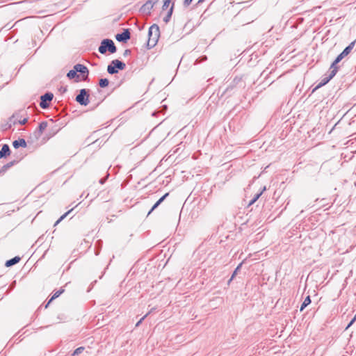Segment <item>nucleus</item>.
<instances>
[{"label":"nucleus","mask_w":356,"mask_h":356,"mask_svg":"<svg viewBox=\"0 0 356 356\" xmlns=\"http://www.w3.org/2000/svg\"><path fill=\"white\" fill-rule=\"evenodd\" d=\"M147 45L150 48L154 47L156 44L160 36V30L157 24H153L149 27Z\"/></svg>","instance_id":"nucleus-1"},{"label":"nucleus","mask_w":356,"mask_h":356,"mask_svg":"<svg viewBox=\"0 0 356 356\" xmlns=\"http://www.w3.org/2000/svg\"><path fill=\"white\" fill-rule=\"evenodd\" d=\"M116 47L112 40L104 39L102 41L100 46L98 48V51L102 54H106L107 51L110 53L113 54L116 51Z\"/></svg>","instance_id":"nucleus-2"},{"label":"nucleus","mask_w":356,"mask_h":356,"mask_svg":"<svg viewBox=\"0 0 356 356\" xmlns=\"http://www.w3.org/2000/svg\"><path fill=\"white\" fill-rule=\"evenodd\" d=\"M76 101L81 105L87 106L89 104V95L86 89H81L76 97Z\"/></svg>","instance_id":"nucleus-3"},{"label":"nucleus","mask_w":356,"mask_h":356,"mask_svg":"<svg viewBox=\"0 0 356 356\" xmlns=\"http://www.w3.org/2000/svg\"><path fill=\"white\" fill-rule=\"evenodd\" d=\"M54 95L51 92H47L40 97V106L42 108H47L49 106L48 102L53 99Z\"/></svg>","instance_id":"nucleus-4"},{"label":"nucleus","mask_w":356,"mask_h":356,"mask_svg":"<svg viewBox=\"0 0 356 356\" xmlns=\"http://www.w3.org/2000/svg\"><path fill=\"white\" fill-rule=\"evenodd\" d=\"M17 116H18L17 114H14L10 118L9 122L8 123V128H10L12 124H15L17 122H18L20 124H24L26 123V122L28 120V119L26 118H25L22 120H21V119L18 120ZM6 129H7V127Z\"/></svg>","instance_id":"nucleus-5"},{"label":"nucleus","mask_w":356,"mask_h":356,"mask_svg":"<svg viewBox=\"0 0 356 356\" xmlns=\"http://www.w3.org/2000/svg\"><path fill=\"white\" fill-rule=\"evenodd\" d=\"M130 36L129 29H125L122 33L117 34L115 38L119 42H126L130 39Z\"/></svg>","instance_id":"nucleus-6"},{"label":"nucleus","mask_w":356,"mask_h":356,"mask_svg":"<svg viewBox=\"0 0 356 356\" xmlns=\"http://www.w3.org/2000/svg\"><path fill=\"white\" fill-rule=\"evenodd\" d=\"M336 70H330V72L328 76H326L323 78L321 81V82L316 86V88H318L324 85H325L327 83L329 82L330 79H332L336 74Z\"/></svg>","instance_id":"nucleus-7"},{"label":"nucleus","mask_w":356,"mask_h":356,"mask_svg":"<svg viewBox=\"0 0 356 356\" xmlns=\"http://www.w3.org/2000/svg\"><path fill=\"white\" fill-rule=\"evenodd\" d=\"M74 69L76 71V72H80L81 74H83V76H88V68L81 65V64H76L74 66Z\"/></svg>","instance_id":"nucleus-8"},{"label":"nucleus","mask_w":356,"mask_h":356,"mask_svg":"<svg viewBox=\"0 0 356 356\" xmlns=\"http://www.w3.org/2000/svg\"><path fill=\"white\" fill-rule=\"evenodd\" d=\"M158 2V0H148L143 6L142 9L143 11H147L148 13L152 9L154 6Z\"/></svg>","instance_id":"nucleus-9"},{"label":"nucleus","mask_w":356,"mask_h":356,"mask_svg":"<svg viewBox=\"0 0 356 356\" xmlns=\"http://www.w3.org/2000/svg\"><path fill=\"white\" fill-rule=\"evenodd\" d=\"M344 57L346 56L343 54L342 52L339 55H338V56L332 63L330 66V70H335L337 73L338 72V67L337 66V64L339 63Z\"/></svg>","instance_id":"nucleus-10"},{"label":"nucleus","mask_w":356,"mask_h":356,"mask_svg":"<svg viewBox=\"0 0 356 356\" xmlns=\"http://www.w3.org/2000/svg\"><path fill=\"white\" fill-rule=\"evenodd\" d=\"M112 65L115 67L116 70H123L126 67V65L124 63L119 60H113L111 61Z\"/></svg>","instance_id":"nucleus-11"},{"label":"nucleus","mask_w":356,"mask_h":356,"mask_svg":"<svg viewBox=\"0 0 356 356\" xmlns=\"http://www.w3.org/2000/svg\"><path fill=\"white\" fill-rule=\"evenodd\" d=\"M10 152V150L9 146L6 144L3 145L1 149L0 150V159L9 155Z\"/></svg>","instance_id":"nucleus-12"},{"label":"nucleus","mask_w":356,"mask_h":356,"mask_svg":"<svg viewBox=\"0 0 356 356\" xmlns=\"http://www.w3.org/2000/svg\"><path fill=\"white\" fill-rule=\"evenodd\" d=\"M169 193H167L164 195H163L152 207L151 210L149 211L148 215H149L155 209H156L168 196Z\"/></svg>","instance_id":"nucleus-13"},{"label":"nucleus","mask_w":356,"mask_h":356,"mask_svg":"<svg viewBox=\"0 0 356 356\" xmlns=\"http://www.w3.org/2000/svg\"><path fill=\"white\" fill-rule=\"evenodd\" d=\"M13 145L15 148H18L19 147H26V142L24 139H19L13 141Z\"/></svg>","instance_id":"nucleus-14"},{"label":"nucleus","mask_w":356,"mask_h":356,"mask_svg":"<svg viewBox=\"0 0 356 356\" xmlns=\"http://www.w3.org/2000/svg\"><path fill=\"white\" fill-rule=\"evenodd\" d=\"M20 259H21L19 257H15L13 259L6 261L5 265L6 267L12 266L17 264L20 261Z\"/></svg>","instance_id":"nucleus-15"},{"label":"nucleus","mask_w":356,"mask_h":356,"mask_svg":"<svg viewBox=\"0 0 356 356\" xmlns=\"http://www.w3.org/2000/svg\"><path fill=\"white\" fill-rule=\"evenodd\" d=\"M355 44V41H353L351 43H350L348 47H346L342 51L343 54L345 56H348L350 53L352 49L354 48Z\"/></svg>","instance_id":"nucleus-16"},{"label":"nucleus","mask_w":356,"mask_h":356,"mask_svg":"<svg viewBox=\"0 0 356 356\" xmlns=\"http://www.w3.org/2000/svg\"><path fill=\"white\" fill-rule=\"evenodd\" d=\"M64 292V289H60L57 291H56L54 295L52 296V297L51 298V299L49 300V302H47V304L46 305L45 307H47L48 305H49V303L53 300H54L55 298L59 297Z\"/></svg>","instance_id":"nucleus-17"},{"label":"nucleus","mask_w":356,"mask_h":356,"mask_svg":"<svg viewBox=\"0 0 356 356\" xmlns=\"http://www.w3.org/2000/svg\"><path fill=\"white\" fill-rule=\"evenodd\" d=\"M311 303V298H310V296H307L305 300L303 301L301 307H300V312L303 311V309L307 307L308 306L309 304Z\"/></svg>","instance_id":"nucleus-18"},{"label":"nucleus","mask_w":356,"mask_h":356,"mask_svg":"<svg viewBox=\"0 0 356 356\" xmlns=\"http://www.w3.org/2000/svg\"><path fill=\"white\" fill-rule=\"evenodd\" d=\"M172 10H173V5L172 6V7L170 8V9L169 10V11L168 12L167 15L163 17V22L165 23H168L170 18H171V16H172Z\"/></svg>","instance_id":"nucleus-19"},{"label":"nucleus","mask_w":356,"mask_h":356,"mask_svg":"<svg viewBox=\"0 0 356 356\" xmlns=\"http://www.w3.org/2000/svg\"><path fill=\"white\" fill-rule=\"evenodd\" d=\"M47 122H42L41 123H40V124L38 126V131L40 135L42 134V133L47 128Z\"/></svg>","instance_id":"nucleus-20"},{"label":"nucleus","mask_w":356,"mask_h":356,"mask_svg":"<svg viewBox=\"0 0 356 356\" xmlns=\"http://www.w3.org/2000/svg\"><path fill=\"white\" fill-rule=\"evenodd\" d=\"M107 72L111 74H114L118 73V70L115 69V67L111 63V64L108 65L107 67Z\"/></svg>","instance_id":"nucleus-21"},{"label":"nucleus","mask_w":356,"mask_h":356,"mask_svg":"<svg viewBox=\"0 0 356 356\" xmlns=\"http://www.w3.org/2000/svg\"><path fill=\"white\" fill-rule=\"evenodd\" d=\"M67 76L70 79H74L75 77H79V75H77L76 71L74 69L72 70H70L69 72L67 74Z\"/></svg>","instance_id":"nucleus-22"},{"label":"nucleus","mask_w":356,"mask_h":356,"mask_svg":"<svg viewBox=\"0 0 356 356\" xmlns=\"http://www.w3.org/2000/svg\"><path fill=\"white\" fill-rule=\"evenodd\" d=\"M109 81L107 79H101L99 82V85L101 88H105L108 86Z\"/></svg>","instance_id":"nucleus-23"},{"label":"nucleus","mask_w":356,"mask_h":356,"mask_svg":"<svg viewBox=\"0 0 356 356\" xmlns=\"http://www.w3.org/2000/svg\"><path fill=\"white\" fill-rule=\"evenodd\" d=\"M72 209L68 211L67 212H66L65 213H64L63 216H61L58 220L55 222L54 224V227H56L57 225H58L64 218H66V216L71 212Z\"/></svg>","instance_id":"nucleus-24"},{"label":"nucleus","mask_w":356,"mask_h":356,"mask_svg":"<svg viewBox=\"0 0 356 356\" xmlns=\"http://www.w3.org/2000/svg\"><path fill=\"white\" fill-rule=\"evenodd\" d=\"M83 350H84L83 347H79V348H76L74 351L73 355H80L83 351Z\"/></svg>","instance_id":"nucleus-25"},{"label":"nucleus","mask_w":356,"mask_h":356,"mask_svg":"<svg viewBox=\"0 0 356 356\" xmlns=\"http://www.w3.org/2000/svg\"><path fill=\"white\" fill-rule=\"evenodd\" d=\"M241 264H240L237 266V268L235 269V270L234 271V273H233V274H232V277H231L230 280H229V282H228L229 283V282L233 280V278L236 276V275L237 274V272H238V270H239V268H241Z\"/></svg>","instance_id":"nucleus-26"},{"label":"nucleus","mask_w":356,"mask_h":356,"mask_svg":"<svg viewBox=\"0 0 356 356\" xmlns=\"http://www.w3.org/2000/svg\"><path fill=\"white\" fill-rule=\"evenodd\" d=\"M149 314V312H148L147 314H146L143 317H142L138 322L136 324V327H138L140 323L143 322V321L148 316V314Z\"/></svg>","instance_id":"nucleus-27"},{"label":"nucleus","mask_w":356,"mask_h":356,"mask_svg":"<svg viewBox=\"0 0 356 356\" xmlns=\"http://www.w3.org/2000/svg\"><path fill=\"white\" fill-rule=\"evenodd\" d=\"M170 1H171V0H165L164 1L163 5V10L167 8L169 6Z\"/></svg>","instance_id":"nucleus-28"},{"label":"nucleus","mask_w":356,"mask_h":356,"mask_svg":"<svg viewBox=\"0 0 356 356\" xmlns=\"http://www.w3.org/2000/svg\"><path fill=\"white\" fill-rule=\"evenodd\" d=\"M355 321H356V314H355V316L353 317V318L350 321V322H349L348 325L346 327V330H348L355 323Z\"/></svg>","instance_id":"nucleus-29"},{"label":"nucleus","mask_w":356,"mask_h":356,"mask_svg":"<svg viewBox=\"0 0 356 356\" xmlns=\"http://www.w3.org/2000/svg\"><path fill=\"white\" fill-rule=\"evenodd\" d=\"M266 187L264 186V188H263V190H262L259 193H257V194H256V195H255V196L254 197V199H255L256 200H257L259 198V197L261 195V194L263 193V192H264V191H266Z\"/></svg>","instance_id":"nucleus-30"},{"label":"nucleus","mask_w":356,"mask_h":356,"mask_svg":"<svg viewBox=\"0 0 356 356\" xmlns=\"http://www.w3.org/2000/svg\"><path fill=\"white\" fill-rule=\"evenodd\" d=\"M131 50H130V49H126V50H124L123 55H124V56H129V55H130V54H131Z\"/></svg>","instance_id":"nucleus-31"},{"label":"nucleus","mask_w":356,"mask_h":356,"mask_svg":"<svg viewBox=\"0 0 356 356\" xmlns=\"http://www.w3.org/2000/svg\"><path fill=\"white\" fill-rule=\"evenodd\" d=\"M193 0H184V5L188 6L191 4V3L192 2Z\"/></svg>","instance_id":"nucleus-32"},{"label":"nucleus","mask_w":356,"mask_h":356,"mask_svg":"<svg viewBox=\"0 0 356 356\" xmlns=\"http://www.w3.org/2000/svg\"><path fill=\"white\" fill-rule=\"evenodd\" d=\"M105 181H106V178L101 179L99 180V183H100L101 184H103L105 182Z\"/></svg>","instance_id":"nucleus-33"},{"label":"nucleus","mask_w":356,"mask_h":356,"mask_svg":"<svg viewBox=\"0 0 356 356\" xmlns=\"http://www.w3.org/2000/svg\"><path fill=\"white\" fill-rule=\"evenodd\" d=\"M256 201H257V200H256L255 199H254V198H253V199L250 202L249 205H252V204H253Z\"/></svg>","instance_id":"nucleus-34"},{"label":"nucleus","mask_w":356,"mask_h":356,"mask_svg":"<svg viewBox=\"0 0 356 356\" xmlns=\"http://www.w3.org/2000/svg\"><path fill=\"white\" fill-rule=\"evenodd\" d=\"M204 1V0H199L197 3L200 4V3H202Z\"/></svg>","instance_id":"nucleus-35"},{"label":"nucleus","mask_w":356,"mask_h":356,"mask_svg":"<svg viewBox=\"0 0 356 356\" xmlns=\"http://www.w3.org/2000/svg\"><path fill=\"white\" fill-rule=\"evenodd\" d=\"M66 90H67V89H66V88L62 89V91H64V92H65V91H66Z\"/></svg>","instance_id":"nucleus-36"},{"label":"nucleus","mask_w":356,"mask_h":356,"mask_svg":"<svg viewBox=\"0 0 356 356\" xmlns=\"http://www.w3.org/2000/svg\"><path fill=\"white\" fill-rule=\"evenodd\" d=\"M66 90H67V89H66V88L62 89V91H64V92H65V91H66Z\"/></svg>","instance_id":"nucleus-37"}]
</instances>
